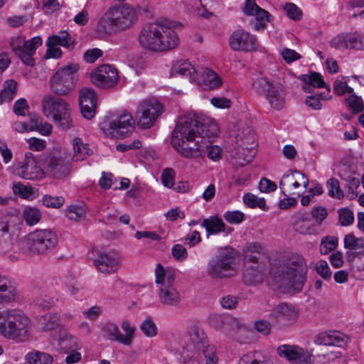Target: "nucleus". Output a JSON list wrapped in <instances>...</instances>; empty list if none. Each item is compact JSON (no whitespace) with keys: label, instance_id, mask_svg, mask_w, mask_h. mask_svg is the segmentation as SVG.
I'll return each instance as SVG.
<instances>
[{"label":"nucleus","instance_id":"44","mask_svg":"<svg viewBox=\"0 0 364 364\" xmlns=\"http://www.w3.org/2000/svg\"><path fill=\"white\" fill-rule=\"evenodd\" d=\"M243 201L245 205L251 208L258 207L263 210L268 209L264 198H257L256 196L250 193L244 195Z\"/></svg>","mask_w":364,"mask_h":364},{"label":"nucleus","instance_id":"23","mask_svg":"<svg viewBox=\"0 0 364 364\" xmlns=\"http://www.w3.org/2000/svg\"><path fill=\"white\" fill-rule=\"evenodd\" d=\"M257 146V142L253 133H249L247 136L242 139V144L236 153L237 158L243 161L241 163L242 165L250 163L254 159L256 154L255 148Z\"/></svg>","mask_w":364,"mask_h":364},{"label":"nucleus","instance_id":"16","mask_svg":"<svg viewBox=\"0 0 364 364\" xmlns=\"http://www.w3.org/2000/svg\"><path fill=\"white\" fill-rule=\"evenodd\" d=\"M235 255V250L230 246L220 248L218 256L212 258L208 263V273H221L230 270Z\"/></svg>","mask_w":364,"mask_h":364},{"label":"nucleus","instance_id":"36","mask_svg":"<svg viewBox=\"0 0 364 364\" xmlns=\"http://www.w3.org/2000/svg\"><path fill=\"white\" fill-rule=\"evenodd\" d=\"M161 303L167 306H176L180 302V296L176 288H171L159 291Z\"/></svg>","mask_w":364,"mask_h":364},{"label":"nucleus","instance_id":"59","mask_svg":"<svg viewBox=\"0 0 364 364\" xmlns=\"http://www.w3.org/2000/svg\"><path fill=\"white\" fill-rule=\"evenodd\" d=\"M347 102L353 113L362 112L364 109V105L362 98L355 95H350L347 98Z\"/></svg>","mask_w":364,"mask_h":364},{"label":"nucleus","instance_id":"55","mask_svg":"<svg viewBox=\"0 0 364 364\" xmlns=\"http://www.w3.org/2000/svg\"><path fill=\"white\" fill-rule=\"evenodd\" d=\"M340 224L342 226L351 225L354 221L353 213L348 208H341L338 210Z\"/></svg>","mask_w":364,"mask_h":364},{"label":"nucleus","instance_id":"17","mask_svg":"<svg viewBox=\"0 0 364 364\" xmlns=\"http://www.w3.org/2000/svg\"><path fill=\"white\" fill-rule=\"evenodd\" d=\"M45 168L50 176L55 178H62L70 173V164L65 156L58 153L47 157Z\"/></svg>","mask_w":364,"mask_h":364},{"label":"nucleus","instance_id":"40","mask_svg":"<svg viewBox=\"0 0 364 364\" xmlns=\"http://www.w3.org/2000/svg\"><path fill=\"white\" fill-rule=\"evenodd\" d=\"M67 216L75 221H81L86 218V209L84 204H72L67 209Z\"/></svg>","mask_w":364,"mask_h":364},{"label":"nucleus","instance_id":"18","mask_svg":"<svg viewBox=\"0 0 364 364\" xmlns=\"http://www.w3.org/2000/svg\"><path fill=\"white\" fill-rule=\"evenodd\" d=\"M178 23H173L167 19H164V25L161 28V35L159 36L158 51H166L176 48L179 45V37L174 28Z\"/></svg>","mask_w":364,"mask_h":364},{"label":"nucleus","instance_id":"15","mask_svg":"<svg viewBox=\"0 0 364 364\" xmlns=\"http://www.w3.org/2000/svg\"><path fill=\"white\" fill-rule=\"evenodd\" d=\"M90 78L96 86L108 89L117 85L119 75L117 69L112 65H102L92 72Z\"/></svg>","mask_w":364,"mask_h":364},{"label":"nucleus","instance_id":"5","mask_svg":"<svg viewBox=\"0 0 364 364\" xmlns=\"http://www.w3.org/2000/svg\"><path fill=\"white\" fill-rule=\"evenodd\" d=\"M268 288L277 296L291 295L301 291L306 274H267Z\"/></svg>","mask_w":364,"mask_h":364},{"label":"nucleus","instance_id":"57","mask_svg":"<svg viewBox=\"0 0 364 364\" xmlns=\"http://www.w3.org/2000/svg\"><path fill=\"white\" fill-rule=\"evenodd\" d=\"M205 359V364H218V357L215 355V347L208 345L201 348Z\"/></svg>","mask_w":364,"mask_h":364},{"label":"nucleus","instance_id":"42","mask_svg":"<svg viewBox=\"0 0 364 364\" xmlns=\"http://www.w3.org/2000/svg\"><path fill=\"white\" fill-rule=\"evenodd\" d=\"M155 282L159 291L174 288L175 274H156Z\"/></svg>","mask_w":364,"mask_h":364},{"label":"nucleus","instance_id":"63","mask_svg":"<svg viewBox=\"0 0 364 364\" xmlns=\"http://www.w3.org/2000/svg\"><path fill=\"white\" fill-rule=\"evenodd\" d=\"M175 171L171 168H165L161 175V181L164 186L167 188L173 187L174 184Z\"/></svg>","mask_w":364,"mask_h":364},{"label":"nucleus","instance_id":"4","mask_svg":"<svg viewBox=\"0 0 364 364\" xmlns=\"http://www.w3.org/2000/svg\"><path fill=\"white\" fill-rule=\"evenodd\" d=\"M43 112L46 117H51L56 126L63 130L74 127L71 107L62 98L46 95L42 100Z\"/></svg>","mask_w":364,"mask_h":364},{"label":"nucleus","instance_id":"52","mask_svg":"<svg viewBox=\"0 0 364 364\" xmlns=\"http://www.w3.org/2000/svg\"><path fill=\"white\" fill-rule=\"evenodd\" d=\"M253 16L256 17V19L258 21L255 26V28L256 30L264 28L266 25V23L270 21L271 16L269 15L268 11L260 7L257 9V12H255V14Z\"/></svg>","mask_w":364,"mask_h":364},{"label":"nucleus","instance_id":"31","mask_svg":"<svg viewBox=\"0 0 364 364\" xmlns=\"http://www.w3.org/2000/svg\"><path fill=\"white\" fill-rule=\"evenodd\" d=\"M277 84L267 77L259 76L253 79L252 86L257 94L265 97Z\"/></svg>","mask_w":364,"mask_h":364},{"label":"nucleus","instance_id":"10","mask_svg":"<svg viewBox=\"0 0 364 364\" xmlns=\"http://www.w3.org/2000/svg\"><path fill=\"white\" fill-rule=\"evenodd\" d=\"M42 43L40 36H35L31 40L26 41L24 37L16 36L11 38L10 46L14 53L24 64L33 66L35 60L33 55L35 54L37 48L42 45Z\"/></svg>","mask_w":364,"mask_h":364},{"label":"nucleus","instance_id":"62","mask_svg":"<svg viewBox=\"0 0 364 364\" xmlns=\"http://www.w3.org/2000/svg\"><path fill=\"white\" fill-rule=\"evenodd\" d=\"M210 139L208 138V145L205 148V154H207L208 158L213 161H218L222 156V150L218 146L210 144Z\"/></svg>","mask_w":364,"mask_h":364},{"label":"nucleus","instance_id":"2","mask_svg":"<svg viewBox=\"0 0 364 364\" xmlns=\"http://www.w3.org/2000/svg\"><path fill=\"white\" fill-rule=\"evenodd\" d=\"M137 21L134 8L128 5L109 6L100 18L97 30L104 33H118L130 28Z\"/></svg>","mask_w":364,"mask_h":364},{"label":"nucleus","instance_id":"34","mask_svg":"<svg viewBox=\"0 0 364 364\" xmlns=\"http://www.w3.org/2000/svg\"><path fill=\"white\" fill-rule=\"evenodd\" d=\"M202 226L205 228L208 236L225 231V224L222 219L217 216H211L209 218L204 219Z\"/></svg>","mask_w":364,"mask_h":364},{"label":"nucleus","instance_id":"64","mask_svg":"<svg viewBox=\"0 0 364 364\" xmlns=\"http://www.w3.org/2000/svg\"><path fill=\"white\" fill-rule=\"evenodd\" d=\"M242 279L247 286H257L262 284L264 278L263 274H242Z\"/></svg>","mask_w":364,"mask_h":364},{"label":"nucleus","instance_id":"56","mask_svg":"<svg viewBox=\"0 0 364 364\" xmlns=\"http://www.w3.org/2000/svg\"><path fill=\"white\" fill-rule=\"evenodd\" d=\"M42 200L44 205L53 208H58L61 207L65 203V199L63 197L52 196L50 195H45Z\"/></svg>","mask_w":364,"mask_h":364},{"label":"nucleus","instance_id":"19","mask_svg":"<svg viewBox=\"0 0 364 364\" xmlns=\"http://www.w3.org/2000/svg\"><path fill=\"white\" fill-rule=\"evenodd\" d=\"M298 317L299 309L294 305L286 302H282L275 306L269 314L270 318L288 325L295 322Z\"/></svg>","mask_w":364,"mask_h":364},{"label":"nucleus","instance_id":"39","mask_svg":"<svg viewBox=\"0 0 364 364\" xmlns=\"http://www.w3.org/2000/svg\"><path fill=\"white\" fill-rule=\"evenodd\" d=\"M26 360L31 364H51L53 358L47 353L36 351L28 353L26 355Z\"/></svg>","mask_w":364,"mask_h":364},{"label":"nucleus","instance_id":"9","mask_svg":"<svg viewBox=\"0 0 364 364\" xmlns=\"http://www.w3.org/2000/svg\"><path fill=\"white\" fill-rule=\"evenodd\" d=\"M269 273H306L308 266L304 257L298 253H290L278 259H270Z\"/></svg>","mask_w":364,"mask_h":364},{"label":"nucleus","instance_id":"41","mask_svg":"<svg viewBox=\"0 0 364 364\" xmlns=\"http://www.w3.org/2000/svg\"><path fill=\"white\" fill-rule=\"evenodd\" d=\"M17 83L14 80H6L4 85V89L0 93V98L2 102L11 101L16 94Z\"/></svg>","mask_w":364,"mask_h":364},{"label":"nucleus","instance_id":"45","mask_svg":"<svg viewBox=\"0 0 364 364\" xmlns=\"http://www.w3.org/2000/svg\"><path fill=\"white\" fill-rule=\"evenodd\" d=\"M294 230L300 234H311L314 231L312 221L304 217L299 218L294 224Z\"/></svg>","mask_w":364,"mask_h":364},{"label":"nucleus","instance_id":"48","mask_svg":"<svg viewBox=\"0 0 364 364\" xmlns=\"http://www.w3.org/2000/svg\"><path fill=\"white\" fill-rule=\"evenodd\" d=\"M348 48L355 50H364V36L357 32L353 33H348Z\"/></svg>","mask_w":364,"mask_h":364},{"label":"nucleus","instance_id":"58","mask_svg":"<svg viewBox=\"0 0 364 364\" xmlns=\"http://www.w3.org/2000/svg\"><path fill=\"white\" fill-rule=\"evenodd\" d=\"M141 331L147 337H153L157 333V327L151 318H147L140 326Z\"/></svg>","mask_w":364,"mask_h":364},{"label":"nucleus","instance_id":"21","mask_svg":"<svg viewBox=\"0 0 364 364\" xmlns=\"http://www.w3.org/2000/svg\"><path fill=\"white\" fill-rule=\"evenodd\" d=\"M79 102L83 117L91 119L95 115L97 106L95 91L90 88L82 89L80 92Z\"/></svg>","mask_w":364,"mask_h":364},{"label":"nucleus","instance_id":"6","mask_svg":"<svg viewBox=\"0 0 364 364\" xmlns=\"http://www.w3.org/2000/svg\"><path fill=\"white\" fill-rule=\"evenodd\" d=\"M134 124L130 113L121 112L107 117L101 124V129L112 137H124L134 130Z\"/></svg>","mask_w":364,"mask_h":364},{"label":"nucleus","instance_id":"49","mask_svg":"<svg viewBox=\"0 0 364 364\" xmlns=\"http://www.w3.org/2000/svg\"><path fill=\"white\" fill-rule=\"evenodd\" d=\"M344 247L353 250L362 249L364 247V238H356L353 234H348L344 238Z\"/></svg>","mask_w":364,"mask_h":364},{"label":"nucleus","instance_id":"51","mask_svg":"<svg viewBox=\"0 0 364 364\" xmlns=\"http://www.w3.org/2000/svg\"><path fill=\"white\" fill-rule=\"evenodd\" d=\"M348 338L338 331H330V346L343 347L348 342Z\"/></svg>","mask_w":364,"mask_h":364},{"label":"nucleus","instance_id":"1","mask_svg":"<svg viewBox=\"0 0 364 364\" xmlns=\"http://www.w3.org/2000/svg\"><path fill=\"white\" fill-rule=\"evenodd\" d=\"M218 132L213 119L202 113H191L178 120L172 132L171 144L183 157L202 156L208 138L216 136Z\"/></svg>","mask_w":364,"mask_h":364},{"label":"nucleus","instance_id":"60","mask_svg":"<svg viewBox=\"0 0 364 364\" xmlns=\"http://www.w3.org/2000/svg\"><path fill=\"white\" fill-rule=\"evenodd\" d=\"M225 220L232 224H238L242 223L245 219L243 213L239 210L227 211L223 215Z\"/></svg>","mask_w":364,"mask_h":364},{"label":"nucleus","instance_id":"38","mask_svg":"<svg viewBox=\"0 0 364 364\" xmlns=\"http://www.w3.org/2000/svg\"><path fill=\"white\" fill-rule=\"evenodd\" d=\"M229 317L228 315L213 314L209 317V322L214 328L228 333Z\"/></svg>","mask_w":364,"mask_h":364},{"label":"nucleus","instance_id":"50","mask_svg":"<svg viewBox=\"0 0 364 364\" xmlns=\"http://www.w3.org/2000/svg\"><path fill=\"white\" fill-rule=\"evenodd\" d=\"M338 245V238L333 236H326L321 240L320 252L326 255L334 250Z\"/></svg>","mask_w":364,"mask_h":364},{"label":"nucleus","instance_id":"46","mask_svg":"<svg viewBox=\"0 0 364 364\" xmlns=\"http://www.w3.org/2000/svg\"><path fill=\"white\" fill-rule=\"evenodd\" d=\"M326 187L328 188V195L334 198L341 199L344 197V193L341 189L340 183L338 179L335 178H329L326 182Z\"/></svg>","mask_w":364,"mask_h":364},{"label":"nucleus","instance_id":"26","mask_svg":"<svg viewBox=\"0 0 364 364\" xmlns=\"http://www.w3.org/2000/svg\"><path fill=\"white\" fill-rule=\"evenodd\" d=\"M58 346L64 353H69L71 350H77L81 344L77 338L65 331H60L58 334Z\"/></svg>","mask_w":364,"mask_h":364},{"label":"nucleus","instance_id":"13","mask_svg":"<svg viewBox=\"0 0 364 364\" xmlns=\"http://www.w3.org/2000/svg\"><path fill=\"white\" fill-rule=\"evenodd\" d=\"M163 25L164 19H159L144 26L139 35L140 45L147 50L158 51L159 36L161 35Z\"/></svg>","mask_w":364,"mask_h":364},{"label":"nucleus","instance_id":"61","mask_svg":"<svg viewBox=\"0 0 364 364\" xmlns=\"http://www.w3.org/2000/svg\"><path fill=\"white\" fill-rule=\"evenodd\" d=\"M41 4V9L46 14H51L61 7L58 0H43Z\"/></svg>","mask_w":364,"mask_h":364},{"label":"nucleus","instance_id":"29","mask_svg":"<svg viewBox=\"0 0 364 364\" xmlns=\"http://www.w3.org/2000/svg\"><path fill=\"white\" fill-rule=\"evenodd\" d=\"M73 155L72 159L73 161H83L87 157L92 154V150L89 147V144L84 143L80 137H75L72 141Z\"/></svg>","mask_w":364,"mask_h":364},{"label":"nucleus","instance_id":"37","mask_svg":"<svg viewBox=\"0 0 364 364\" xmlns=\"http://www.w3.org/2000/svg\"><path fill=\"white\" fill-rule=\"evenodd\" d=\"M300 79L304 83L314 87H326L328 91H330V87L326 85L323 76L318 73L311 72L309 75H301Z\"/></svg>","mask_w":364,"mask_h":364},{"label":"nucleus","instance_id":"27","mask_svg":"<svg viewBox=\"0 0 364 364\" xmlns=\"http://www.w3.org/2000/svg\"><path fill=\"white\" fill-rule=\"evenodd\" d=\"M16 311L14 309L0 311V334L9 339L13 335L11 329Z\"/></svg>","mask_w":364,"mask_h":364},{"label":"nucleus","instance_id":"3","mask_svg":"<svg viewBox=\"0 0 364 364\" xmlns=\"http://www.w3.org/2000/svg\"><path fill=\"white\" fill-rule=\"evenodd\" d=\"M58 243V236L50 229H37L20 241L19 248L26 255H45L52 252Z\"/></svg>","mask_w":364,"mask_h":364},{"label":"nucleus","instance_id":"30","mask_svg":"<svg viewBox=\"0 0 364 364\" xmlns=\"http://www.w3.org/2000/svg\"><path fill=\"white\" fill-rule=\"evenodd\" d=\"M46 44L50 46H60L69 50L73 49L75 45L72 36L67 31H60L58 35H53L48 37Z\"/></svg>","mask_w":364,"mask_h":364},{"label":"nucleus","instance_id":"22","mask_svg":"<svg viewBox=\"0 0 364 364\" xmlns=\"http://www.w3.org/2000/svg\"><path fill=\"white\" fill-rule=\"evenodd\" d=\"M120 259L121 257L117 252H100L97 259L93 260V264L102 273H110L117 271Z\"/></svg>","mask_w":364,"mask_h":364},{"label":"nucleus","instance_id":"32","mask_svg":"<svg viewBox=\"0 0 364 364\" xmlns=\"http://www.w3.org/2000/svg\"><path fill=\"white\" fill-rule=\"evenodd\" d=\"M60 325V318L57 314L49 313L38 318V328L42 331H49Z\"/></svg>","mask_w":364,"mask_h":364},{"label":"nucleus","instance_id":"7","mask_svg":"<svg viewBox=\"0 0 364 364\" xmlns=\"http://www.w3.org/2000/svg\"><path fill=\"white\" fill-rule=\"evenodd\" d=\"M78 69L77 64H68L58 69L50 80L52 90L60 95H66L72 92L75 87Z\"/></svg>","mask_w":364,"mask_h":364},{"label":"nucleus","instance_id":"14","mask_svg":"<svg viewBox=\"0 0 364 364\" xmlns=\"http://www.w3.org/2000/svg\"><path fill=\"white\" fill-rule=\"evenodd\" d=\"M229 45L235 51L245 53L256 50L258 47L257 38L243 29H237L229 37Z\"/></svg>","mask_w":364,"mask_h":364},{"label":"nucleus","instance_id":"33","mask_svg":"<svg viewBox=\"0 0 364 364\" xmlns=\"http://www.w3.org/2000/svg\"><path fill=\"white\" fill-rule=\"evenodd\" d=\"M299 175H300V171L297 170H289L282 176V178L279 182V188L284 196H287L286 192L284 191L285 186H292L294 189H296L300 187L301 183H299Z\"/></svg>","mask_w":364,"mask_h":364},{"label":"nucleus","instance_id":"24","mask_svg":"<svg viewBox=\"0 0 364 364\" xmlns=\"http://www.w3.org/2000/svg\"><path fill=\"white\" fill-rule=\"evenodd\" d=\"M28 318L16 311V316L12 325V334L9 339L23 342L28 339Z\"/></svg>","mask_w":364,"mask_h":364},{"label":"nucleus","instance_id":"28","mask_svg":"<svg viewBox=\"0 0 364 364\" xmlns=\"http://www.w3.org/2000/svg\"><path fill=\"white\" fill-rule=\"evenodd\" d=\"M265 97L270 106L276 110H279L284 106L285 92L283 87L279 84H277L275 87H273Z\"/></svg>","mask_w":364,"mask_h":364},{"label":"nucleus","instance_id":"54","mask_svg":"<svg viewBox=\"0 0 364 364\" xmlns=\"http://www.w3.org/2000/svg\"><path fill=\"white\" fill-rule=\"evenodd\" d=\"M348 35L342 33L334 37L330 42L331 47L338 50L348 49Z\"/></svg>","mask_w":364,"mask_h":364},{"label":"nucleus","instance_id":"35","mask_svg":"<svg viewBox=\"0 0 364 364\" xmlns=\"http://www.w3.org/2000/svg\"><path fill=\"white\" fill-rule=\"evenodd\" d=\"M101 334L107 340L122 343V333L119 326L113 322H107L101 328Z\"/></svg>","mask_w":364,"mask_h":364},{"label":"nucleus","instance_id":"20","mask_svg":"<svg viewBox=\"0 0 364 364\" xmlns=\"http://www.w3.org/2000/svg\"><path fill=\"white\" fill-rule=\"evenodd\" d=\"M278 354L289 360L301 364H311V355L296 346L282 345L277 348Z\"/></svg>","mask_w":364,"mask_h":364},{"label":"nucleus","instance_id":"53","mask_svg":"<svg viewBox=\"0 0 364 364\" xmlns=\"http://www.w3.org/2000/svg\"><path fill=\"white\" fill-rule=\"evenodd\" d=\"M203 81L205 83L208 84L210 89L218 87L222 83L219 76L215 72L209 69L205 70Z\"/></svg>","mask_w":364,"mask_h":364},{"label":"nucleus","instance_id":"43","mask_svg":"<svg viewBox=\"0 0 364 364\" xmlns=\"http://www.w3.org/2000/svg\"><path fill=\"white\" fill-rule=\"evenodd\" d=\"M23 218L26 223L32 226L36 225L41 218V211L34 207H27L23 210Z\"/></svg>","mask_w":364,"mask_h":364},{"label":"nucleus","instance_id":"12","mask_svg":"<svg viewBox=\"0 0 364 364\" xmlns=\"http://www.w3.org/2000/svg\"><path fill=\"white\" fill-rule=\"evenodd\" d=\"M11 169L13 174L27 180H38L44 176L43 169L31 152L25 154L24 162L14 163Z\"/></svg>","mask_w":364,"mask_h":364},{"label":"nucleus","instance_id":"8","mask_svg":"<svg viewBox=\"0 0 364 364\" xmlns=\"http://www.w3.org/2000/svg\"><path fill=\"white\" fill-rule=\"evenodd\" d=\"M188 334L190 343L185 341H179L180 348L177 349L181 363L188 362L193 356V350H200L208 343L207 337L201 326L199 323L191 325L188 328Z\"/></svg>","mask_w":364,"mask_h":364},{"label":"nucleus","instance_id":"25","mask_svg":"<svg viewBox=\"0 0 364 364\" xmlns=\"http://www.w3.org/2000/svg\"><path fill=\"white\" fill-rule=\"evenodd\" d=\"M171 74L172 76L186 77L190 82L195 80L197 76L196 68L189 61L185 60L176 61L171 68Z\"/></svg>","mask_w":364,"mask_h":364},{"label":"nucleus","instance_id":"11","mask_svg":"<svg viewBox=\"0 0 364 364\" xmlns=\"http://www.w3.org/2000/svg\"><path fill=\"white\" fill-rule=\"evenodd\" d=\"M162 110V105L156 100L147 99L143 100L140 102L136 112L138 125L143 129L151 127L161 115Z\"/></svg>","mask_w":364,"mask_h":364},{"label":"nucleus","instance_id":"47","mask_svg":"<svg viewBox=\"0 0 364 364\" xmlns=\"http://www.w3.org/2000/svg\"><path fill=\"white\" fill-rule=\"evenodd\" d=\"M122 328L125 332L124 335L122 333V343L124 346H130L133 343V338L136 328L132 327L128 321H122Z\"/></svg>","mask_w":364,"mask_h":364}]
</instances>
